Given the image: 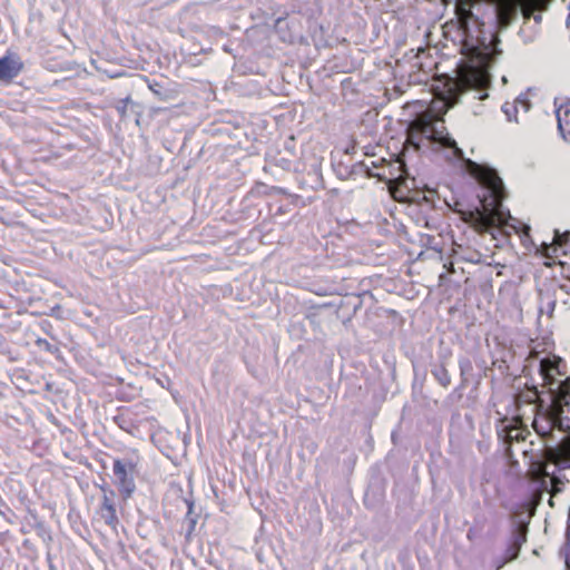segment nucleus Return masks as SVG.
Returning <instances> with one entry per match:
<instances>
[{
	"instance_id": "f257e3e1",
	"label": "nucleus",
	"mask_w": 570,
	"mask_h": 570,
	"mask_svg": "<svg viewBox=\"0 0 570 570\" xmlns=\"http://www.w3.org/2000/svg\"><path fill=\"white\" fill-rule=\"evenodd\" d=\"M466 169L473 176L484 193L480 196L481 208L463 213V220L469 223L478 233L498 228L509 235V229L517 230L511 222L513 218L502 209L505 197L503 183L493 169L468 161Z\"/></svg>"
},
{
	"instance_id": "ddd939ff",
	"label": "nucleus",
	"mask_w": 570,
	"mask_h": 570,
	"mask_svg": "<svg viewBox=\"0 0 570 570\" xmlns=\"http://www.w3.org/2000/svg\"><path fill=\"white\" fill-rule=\"evenodd\" d=\"M114 472L115 474H118V475H125L126 474V470H125V466L121 462L117 461L115 462L114 464Z\"/></svg>"
},
{
	"instance_id": "0eeeda50",
	"label": "nucleus",
	"mask_w": 570,
	"mask_h": 570,
	"mask_svg": "<svg viewBox=\"0 0 570 570\" xmlns=\"http://www.w3.org/2000/svg\"><path fill=\"white\" fill-rule=\"evenodd\" d=\"M548 463H552L561 469L570 468V436L563 440L556 449H548L546 451V462L539 464L535 479L550 475Z\"/></svg>"
},
{
	"instance_id": "1a4fd4ad",
	"label": "nucleus",
	"mask_w": 570,
	"mask_h": 570,
	"mask_svg": "<svg viewBox=\"0 0 570 570\" xmlns=\"http://www.w3.org/2000/svg\"><path fill=\"white\" fill-rule=\"evenodd\" d=\"M561 364L562 360L556 355L547 356L541 360L540 373L546 385H552L557 381V377L562 375L560 370Z\"/></svg>"
},
{
	"instance_id": "39448f33",
	"label": "nucleus",
	"mask_w": 570,
	"mask_h": 570,
	"mask_svg": "<svg viewBox=\"0 0 570 570\" xmlns=\"http://www.w3.org/2000/svg\"><path fill=\"white\" fill-rule=\"evenodd\" d=\"M570 403V381L562 382L559 386L558 393L552 400V403L547 414L538 415L534 419L533 426L541 433H549L556 425L560 424V416L563 412V406Z\"/></svg>"
},
{
	"instance_id": "7ed1b4c3",
	"label": "nucleus",
	"mask_w": 570,
	"mask_h": 570,
	"mask_svg": "<svg viewBox=\"0 0 570 570\" xmlns=\"http://www.w3.org/2000/svg\"><path fill=\"white\" fill-rule=\"evenodd\" d=\"M434 98L426 111L433 119L442 120V116L451 108L458 99V82L453 78H439L432 86Z\"/></svg>"
},
{
	"instance_id": "4468645a",
	"label": "nucleus",
	"mask_w": 570,
	"mask_h": 570,
	"mask_svg": "<svg viewBox=\"0 0 570 570\" xmlns=\"http://www.w3.org/2000/svg\"><path fill=\"white\" fill-rule=\"evenodd\" d=\"M461 20H463L466 16H469V12H465L462 8H459Z\"/></svg>"
},
{
	"instance_id": "6e6552de",
	"label": "nucleus",
	"mask_w": 570,
	"mask_h": 570,
	"mask_svg": "<svg viewBox=\"0 0 570 570\" xmlns=\"http://www.w3.org/2000/svg\"><path fill=\"white\" fill-rule=\"evenodd\" d=\"M414 184V179L399 177L395 180H391L389 185V190L391 196L401 203H411L416 202L417 191L413 190L410 185Z\"/></svg>"
},
{
	"instance_id": "9d476101",
	"label": "nucleus",
	"mask_w": 570,
	"mask_h": 570,
	"mask_svg": "<svg viewBox=\"0 0 570 570\" xmlns=\"http://www.w3.org/2000/svg\"><path fill=\"white\" fill-rule=\"evenodd\" d=\"M22 69L21 61L13 56H6L0 59V80L9 81Z\"/></svg>"
},
{
	"instance_id": "20e7f679",
	"label": "nucleus",
	"mask_w": 570,
	"mask_h": 570,
	"mask_svg": "<svg viewBox=\"0 0 570 570\" xmlns=\"http://www.w3.org/2000/svg\"><path fill=\"white\" fill-rule=\"evenodd\" d=\"M497 6L498 23L501 28L510 24L511 20L517 13V8L520 6L524 18H530L535 11H543L547 9L551 0H490Z\"/></svg>"
},
{
	"instance_id": "f8f14e48",
	"label": "nucleus",
	"mask_w": 570,
	"mask_h": 570,
	"mask_svg": "<svg viewBox=\"0 0 570 570\" xmlns=\"http://www.w3.org/2000/svg\"><path fill=\"white\" fill-rule=\"evenodd\" d=\"M561 238H562V236L558 235L556 237L554 242L550 246L547 247L546 255L548 257L559 258L560 257L559 252H562V254H564V252L561 248Z\"/></svg>"
},
{
	"instance_id": "9b49d317",
	"label": "nucleus",
	"mask_w": 570,
	"mask_h": 570,
	"mask_svg": "<svg viewBox=\"0 0 570 570\" xmlns=\"http://www.w3.org/2000/svg\"><path fill=\"white\" fill-rule=\"evenodd\" d=\"M558 127L566 140L570 141V100L561 102L557 108Z\"/></svg>"
},
{
	"instance_id": "423d86ee",
	"label": "nucleus",
	"mask_w": 570,
	"mask_h": 570,
	"mask_svg": "<svg viewBox=\"0 0 570 570\" xmlns=\"http://www.w3.org/2000/svg\"><path fill=\"white\" fill-rule=\"evenodd\" d=\"M458 95L466 88H485L489 85V73L483 66L462 65L458 71Z\"/></svg>"
},
{
	"instance_id": "f03ea898",
	"label": "nucleus",
	"mask_w": 570,
	"mask_h": 570,
	"mask_svg": "<svg viewBox=\"0 0 570 570\" xmlns=\"http://www.w3.org/2000/svg\"><path fill=\"white\" fill-rule=\"evenodd\" d=\"M421 148H445L450 149L454 157L462 156L455 140L448 135L444 121L433 119L430 114H421L409 126L403 155L410 149L417 151Z\"/></svg>"
}]
</instances>
